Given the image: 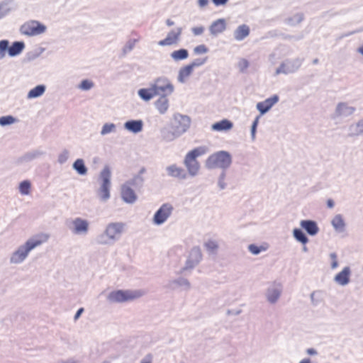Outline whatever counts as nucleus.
<instances>
[{
  "label": "nucleus",
  "mask_w": 363,
  "mask_h": 363,
  "mask_svg": "<svg viewBox=\"0 0 363 363\" xmlns=\"http://www.w3.org/2000/svg\"><path fill=\"white\" fill-rule=\"evenodd\" d=\"M250 32V30L247 25H240L234 30V38L238 41H241L249 35Z\"/></svg>",
  "instance_id": "bb28decb"
},
{
  "label": "nucleus",
  "mask_w": 363,
  "mask_h": 363,
  "mask_svg": "<svg viewBox=\"0 0 363 363\" xmlns=\"http://www.w3.org/2000/svg\"><path fill=\"white\" fill-rule=\"evenodd\" d=\"M182 32V28H177V31L173 30H171L168 33L167 37L164 39L158 42V45L160 46H167L177 43V42L179 40Z\"/></svg>",
  "instance_id": "a211bd4d"
},
{
  "label": "nucleus",
  "mask_w": 363,
  "mask_h": 363,
  "mask_svg": "<svg viewBox=\"0 0 363 363\" xmlns=\"http://www.w3.org/2000/svg\"><path fill=\"white\" fill-rule=\"evenodd\" d=\"M160 96V97L155 102V106L160 114H164L169 108V100L167 96Z\"/></svg>",
  "instance_id": "c756f323"
},
{
  "label": "nucleus",
  "mask_w": 363,
  "mask_h": 363,
  "mask_svg": "<svg viewBox=\"0 0 363 363\" xmlns=\"http://www.w3.org/2000/svg\"><path fill=\"white\" fill-rule=\"evenodd\" d=\"M161 137L162 139L166 142H171L179 138L180 135H177L175 129H168V128H162L161 130Z\"/></svg>",
  "instance_id": "2f4dec72"
},
{
  "label": "nucleus",
  "mask_w": 363,
  "mask_h": 363,
  "mask_svg": "<svg viewBox=\"0 0 363 363\" xmlns=\"http://www.w3.org/2000/svg\"><path fill=\"white\" fill-rule=\"evenodd\" d=\"M231 154L225 150L217 151L206 159L205 166L208 169H220L227 170L232 164Z\"/></svg>",
  "instance_id": "7ed1b4c3"
},
{
  "label": "nucleus",
  "mask_w": 363,
  "mask_h": 363,
  "mask_svg": "<svg viewBox=\"0 0 363 363\" xmlns=\"http://www.w3.org/2000/svg\"><path fill=\"white\" fill-rule=\"evenodd\" d=\"M121 197L127 203H133L137 200V195L135 191L125 183L121 186Z\"/></svg>",
  "instance_id": "aec40b11"
},
{
  "label": "nucleus",
  "mask_w": 363,
  "mask_h": 363,
  "mask_svg": "<svg viewBox=\"0 0 363 363\" xmlns=\"http://www.w3.org/2000/svg\"><path fill=\"white\" fill-rule=\"evenodd\" d=\"M233 127V123L227 119H223L219 122L215 123L212 125V128L214 130L223 131L228 130Z\"/></svg>",
  "instance_id": "c9c22d12"
},
{
  "label": "nucleus",
  "mask_w": 363,
  "mask_h": 363,
  "mask_svg": "<svg viewBox=\"0 0 363 363\" xmlns=\"http://www.w3.org/2000/svg\"><path fill=\"white\" fill-rule=\"evenodd\" d=\"M293 236L296 241L303 245H306L309 241L306 233L300 228H294L293 230Z\"/></svg>",
  "instance_id": "4c0bfd02"
},
{
  "label": "nucleus",
  "mask_w": 363,
  "mask_h": 363,
  "mask_svg": "<svg viewBox=\"0 0 363 363\" xmlns=\"http://www.w3.org/2000/svg\"><path fill=\"white\" fill-rule=\"evenodd\" d=\"M16 121H17V119L11 115L0 117V125L1 126L9 125H11V124L16 123Z\"/></svg>",
  "instance_id": "37998d69"
},
{
  "label": "nucleus",
  "mask_w": 363,
  "mask_h": 363,
  "mask_svg": "<svg viewBox=\"0 0 363 363\" xmlns=\"http://www.w3.org/2000/svg\"><path fill=\"white\" fill-rule=\"evenodd\" d=\"M191 32L194 35L199 36L203 33L205 28L203 26L191 28Z\"/></svg>",
  "instance_id": "bf43d9fd"
},
{
  "label": "nucleus",
  "mask_w": 363,
  "mask_h": 363,
  "mask_svg": "<svg viewBox=\"0 0 363 363\" xmlns=\"http://www.w3.org/2000/svg\"><path fill=\"white\" fill-rule=\"evenodd\" d=\"M9 40H0V60L5 57L7 50L9 49Z\"/></svg>",
  "instance_id": "49530a36"
},
{
  "label": "nucleus",
  "mask_w": 363,
  "mask_h": 363,
  "mask_svg": "<svg viewBox=\"0 0 363 363\" xmlns=\"http://www.w3.org/2000/svg\"><path fill=\"white\" fill-rule=\"evenodd\" d=\"M48 238L49 236L46 234L37 235L30 238L12 253L10 262L12 264L22 263L31 250L45 242Z\"/></svg>",
  "instance_id": "f257e3e1"
},
{
  "label": "nucleus",
  "mask_w": 363,
  "mask_h": 363,
  "mask_svg": "<svg viewBox=\"0 0 363 363\" xmlns=\"http://www.w3.org/2000/svg\"><path fill=\"white\" fill-rule=\"evenodd\" d=\"M189 257L193 259L195 262L199 263L202 259V254L199 247H194L189 253Z\"/></svg>",
  "instance_id": "ea45409f"
},
{
  "label": "nucleus",
  "mask_w": 363,
  "mask_h": 363,
  "mask_svg": "<svg viewBox=\"0 0 363 363\" xmlns=\"http://www.w3.org/2000/svg\"><path fill=\"white\" fill-rule=\"evenodd\" d=\"M216 6H224L229 0H211Z\"/></svg>",
  "instance_id": "e2e57ef3"
},
{
  "label": "nucleus",
  "mask_w": 363,
  "mask_h": 363,
  "mask_svg": "<svg viewBox=\"0 0 363 363\" xmlns=\"http://www.w3.org/2000/svg\"><path fill=\"white\" fill-rule=\"evenodd\" d=\"M198 264V262H195V261L193 259L189 257L186 262L184 267L182 269V271L191 269L194 268Z\"/></svg>",
  "instance_id": "6e6d98bb"
},
{
  "label": "nucleus",
  "mask_w": 363,
  "mask_h": 363,
  "mask_svg": "<svg viewBox=\"0 0 363 363\" xmlns=\"http://www.w3.org/2000/svg\"><path fill=\"white\" fill-rule=\"evenodd\" d=\"M171 285H177V286L182 287L184 290H189L191 288V284L189 280L184 277H179L178 279H174L170 282Z\"/></svg>",
  "instance_id": "58836bf2"
},
{
  "label": "nucleus",
  "mask_w": 363,
  "mask_h": 363,
  "mask_svg": "<svg viewBox=\"0 0 363 363\" xmlns=\"http://www.w3.org/2000/svg\"><path fill=\"white\" fill-rule=\"evenodd\" d=\"M138 94L145 101H149L154 96H157V93L155 91L151 84L149 88L140 89Z\"/></svg>",
  "instance_id": "cd10ccee"
},
{
  "label": "nucleus",
  "mask_w": 363,
  "mask_h": 363,
  "mask_svg": "<svg viewBox=\"0 0 363 363\" xmlns=\"http://www.w3.org/2000/svg\"><path fill=\"white\" fill-rule=\"evenodd\" d=\"M282 293V285L279 282H274L268 287L266 291V298L271 304L276 303Z\"/></svg>",
  "instance_id": "ddd939ff"
},
{
  "label": "nucleus",
  "mask_w": 363,
  "mask_h": 363,
  "mask_svg": "<svg viewBox=\"0 0 363 363\" xmlns=\"http://www.w3.org/2000/svg\"><path fill=\"white\" fill-rule=\"evenodd\" d=\"M249 251L255 255H259L264 248L261 246H257L255 244H251L248 246Z\"/></svg>",
  "instance_id": "864d4df0"
},
{
  "label": "nucleus",
  "mask_w": 363,
  "mask_h": 363,
  "mask_svg": "<svg viewBox=\"0 0 363 363\" xmlns=\"http://www.w3.org/2000/svg\"><path fill=\"white\" fill-rule=\"evenodd\" d=\"M191 119L188 116L177 113L174 116L172 128L175 129L177 135L181 136L189 129Z\"/></svg>",
  "instance_id": "f8f14e48"
},
{
  "label": "nucleus",
  "mask_w": 363,
  "mask_h": 363,
  "mask_svg": "<svg viewBox=\"0 0 363 363\" xmlns=\"http://www.w3.org/2000/svg\"><path fill=\"white\" fill-rule=\"evenodd\" d=\"M143 122L142 120H129L124 123V128L133 133H138L142 131Z\"/></svg>",
  "instance_id": "393cba45"
},
{
  "label": "nucleus",
  "mask_w": 363,
  "mask_h": 363,
  "mask_svg": "<svg viewBox=\"0 0 363 363\" xmlns=\"http://www.w3.org/2000/svg\"><path fill=\"white\" fill-rule=\"evenodd\" d=\"M330 258L331 259V268L333 269H336L338 267L337 255L335 252H331L330 254Z\"/></svg>",
  "instance_id": "052dcab7"
},
{
  "label": "nucleus",
  "mask_w": 363,
  "mask_h": 363,
  "mask_svg": "<svg viewBox=\"0 0 363 363\" xmlns=\"http://www.w3.org/2000/svg\"><path fill=\"white\" fill-rule=\"evenodd\" d=\"M306 353L309 355H315L318 354L316 350L314 348H308L306 350Z\"/></svg>",
  "instance_id": "774afa93"
},
{
  "label": "nucleus",
  "mask_w": 363,
  "mask_h": 363,
  "mask_svg": "<svg viewBox=\"0 0 363 363\" xmlns=\"http://www.w3.org/2000/svg\"><path fill=\"white\" fill-rule=\"evenodd\" d=\"M13 0H3L0 1V21L6 18L13 11L11 6Z\"/></svg>",
  "instance_id": "7c9ffc66"
},
{
  "label": "nucleus",
  "mask_w": 363,
  "mask_h": 363,
  "mask_svg": "<svg viewBox=\"0 0 363 363\" xmlns=\"http://www.w3.org/2000/svg\"><path fill=\"white\" fill-rule=\"evenodd\" d=\"M363 135V117L348 127V136L357 137Z\"/></svg>",
  "instance_id": "b1692460"
},
{
  "label": "nucleus",
  "mask_w": 363,
  "mask_h": 363,
  "mask_svg": "<svg viewBox=\"0 0 363 363\" xmlns=\"http://www.w3.org/2000/svg\"><path fill=\"white\" fill-rule=\"evenodd\" d=\"M303 62V58L296 57L294 59H286L283 61L275 71V74H289L296 72L301 67Z\"/></svg>",
  "instance_id": "6e6552de"
},
{
  "label": "nucleus",
  "mask_w": 363,
  "mask_h": 363,
  "mask_svg": "<svg viewBox=\"0 0 363 363\" xmlns=\"http://www.w3.org/2000/svg\"><path fill=\"white\" fill-rule=\"evenodd\" d=\"M69 156V152L67 149H65L59 154L58 158H57V162L60 164H62L67 161Z\"/></svg>",
  "instance_id": "3c124183"
},
{
  "label": "nucleus",
  "mask_w": 363,
  "mask_h": 363,
  "mask_svg": "<svg viewBox=\"0 0 363 363\" xmlns=\"http://www.w3.org/2000/svg\"><path fill=\"white\" fill-rule=\"evenodd\" d=\"M30 182L28 180H24L19 184V191L23 195H28L30 189Z\"/></svg>",
  "instance_id": "c03bdc74"
},
{
  "label": "nucleus",
  "mask_w": 363,
  "mask_h": 363,
  "mask_svg": "<svg viewBox=\"0 0 363 363\" xmlns=\"http://www.w3.org/2000/svg\"><path fill=\"white\" fill-rule=\"evenodd\" d=\"M204 245H205V247L206 248V250L211 253L216 252L218 248V245L217 242L213 240H208V242H206L205 243Z\"/></svg>",
  "instance_id": "8fccbe9b"
},
{
  "label": "nucleus",
  "mask_w": 363,
  "mask_h": 363,
  "mask_svg": "<svg viewBox=\"0 0 363 363\" xmlns=\"http://www.w3.org/2000/svg\"><path fill=\"white\" fill-rule=\"evenodd\" d=\"M331 225L335 232L340 233L345 230L346 224L341 214H337L334 216L331 220Z\"/></svg>",
  "instance_id": "a878e982"
},
{
  "label": "nucleus",
  "mask_w": 363,
  "mask_h": 363,
  "mask_svg": "<svg viewBox=\"0 0 363 363\" xmlns=\"http://www.w3.org/2000/svg\"><path fill=\"white\" fill-rule=\"evenodd\" d=\"M350 268L349 267H345L340 272L335 275L334 281L340 286H346L350 283Z\"/></svg>",
  "instance_id": "4be33fe9"
},
{
  "label": "nucleus",
  "mask_w": 363,
  "mask_h": 363,
  "mask_svg": "<svg viewBox=\"0 0 363 363\" xmlns=\"http://www.w3.org/2000/svg\"><path fill=\"white\" fill-rule=\"evenodd\" d=\"M300 226L311 236H315L319 232L317 223L313 220H302L300 222Z\"/></svg>",
  "instance_id": "412c9836"
},
{
  "label": "nucleus",
  "mask_w": 363,
  "mask_h": 363,
  "mask_svg": "<svg viewBox=\"0 0 363 363\" xmlns=\"http://www.w3.org/2000/svg\"><path fill=\"white\" fill-rule=\"evenodd\" d=\"M138 41V39L128 40L123 48V55H125L132 51Z\"/></svg>",
  "instance_id": "a18cd8bd"
},
{
  "label": "nucleus",
  "mask_w": 363,
  "mask_h": 363,
  "mask_svg": "<svg viewBox=\"0 0 363 363\" xmlns=\"http://www.w3.org/2000/svg\"><path fill=\"white\" fill-rule=\"evenodd\" d=\"M279 96L274 94L263 101L258 102L256 105V108L259 111L260 116L267 113L272 106L279 101Z\"/></svg>",
  "instance_id": "2eb2a0df"
},
{
  "label": "nucleus",
  "mask_w": 363,
  "mask_h": 363,
  "mask_svg": "<svg viewBox=\"0 0 363 363\" xmlns=\"http://www.w3.org/2000/svg\"><path fill=\"white\" fill-rule=\"evenodd\" d=\"M226 29V21L224 18H218L211 23L208 30L211 35L217 37Z\"/></svg>",
  "instance_id": "6ab92c4d"
},
{
  "label": "nucleus",
  "mask_w": 363,
  "mask_h": 363,
  "mask_svg": "<svg viewBox=\"0 0 363 363\" xmlns=\"http://www.w3.org/2000/svg\"><path fill=\"white\" fill-rule=\"evenodd\" d=\"M157 95H170L174 92V87L169 79L166 77H160L156 78L151 83Z\"/></svg>",
  "instance_id": "9d476101"
},
{
  "label": "nucleus",
  "mask_w": 363,
  "mask_h": 363,
  "mask_svg": "<svg viewBox=\"0 0 363 363\" xmlns=\"http://www.w3.org/2000/svg\"><path fill=\"white\" fill-rule=\"evenodd\" d=\"M58 363H78L74 358H69L66 360H60Z\"/></svg>",
  "instance_id": "69168bd1"
},
{
  "label": "nucleus",
  "mask_w": 363,
  "mask_h": 363,
  "mask_svg": "<svg viewBox=\"0 0 363 363\" xmlns=\"http://www.w3.org/2000/svg\"><path fill=\"white\" fill-rule=\"evenodd\" d=\"M83 311H84V308H79L77 310V313L74 315V320H77L80 317V315H82Z\"/></svg>",
  "instance_id": "338daca9"
},
{
  "label": "nucleus",
  "mask_w": 363,
  "mask_h": 363,
  "mask_svg": "<svg viewBox=\"0 0 363 363\" xmlns=\"http://www.w3.org/2000/svg\"><path fill=\"white\" fill-rule=\"evenodd\" d=\"M165 169L167 175L170 177L179 180H184L188 177L186 171L184 168L177 166L176 164L167 166Z\"/></svg>",
  "instance_id": "dca6fc26"
},
{
  "label": "nucleus",
  "mask_w": 363,
  "mask_h": 363,
  "mask_svg": "<svg viewBox=\"0 0 363 363\" xmlns=\"http://www.w3.org/2000/svg\"><path fill=\"white\" fill-rule=\"evenodd\" d=\"M208 49L205 45H199L194 48V52L195 54L200 55L208 52Z\"/></svg>",
  "instance_id": "13d9d810"
},
{
  "label": "nucleus",
  "mask_w": 363,
  "mask_h": 363,
  "mask_svg": "<svg viewBox=\"0 0 363 363\" xmlns=\"http://www.w3.org/2000/svg\"><path fill=\"white\" fill-rule=\"evenodd\" d=\"M45 155V152L42 150H33L25 153L21 158V162H28Z\"/></svg>",
  "instance_id": "c85d7f7f"
},
{
  "label": "nucleus",
  "mask_w": 363,
  "mask_h": 363,
  "mask_svg": "<svg viewBox=\"0 0 363 363\" xmlns=\"http://www.w3.org/2000/svg\"><path fill=\"white\" fill-rule=\"evenodd\" d=\"M319 293H320V291H313L310 295L311 303L314 306H318L320 303V298H315V295L317 294H319Z\"/></svg>",
  "instance_id": "680f3d73"
},
{
  "label": "nucleus",
  "mask_w": 363,
  "mask_h": 363,
  "mask_svg": "<svg viewBox=\"0 0 363 363\" xmlns=\"http://www.w3.org/2000/svg\"><path fill=\"white\" fill-rule=\"evenodd\" d=\"M26 45L23 41H14L10 45L7 50L8 55L11 57L18 56L25 49Z\"/></svg>",
  "instance_id": "5701e85b"
},
{
  "label": "nucleus",
  "mask_w": 363,
  "mask_h": 363,
  "mask_svg": "<svg viewBox=\"0 0 363 363\" xmlns=\"http://www.w3.org/2000/svg\"><path fill=\"white\" fill-rule=\"evenodd\" d=\"M94 84L89 79H83L78 85V88L83 91H88L93 88Z\"/></svg>",
  "instance_id": "09e8293b"
},
{
  "label": "nucleus",
  "mask_w": 363,
  "mask_h": 363,
  "mask_svg": "<svg viewBox=\"0 0 363 363\" xmlns=\"http://www.w3.org/2000/svg\"><path fill=\"white\" fill-rule=\"evenodd\" d=\"M193 68L189 64L179 70L177 79L180 83H184L186 79L192 74Z\"/></svg>",
  "instance_id": "473e14b6"
},
{
  "label": "nucleus",
  "mask_w": 363,
  "mask_h": 363,
  "mask_svg": "<svg viewBox=\"0 0 363 363\" xmlns=\"http://www.w3.org/2000/svg\"><path fill=\"white\" fill-rule=\"evenodd\" d=\"M145 172V167H142L137 174H135L132 179L126 181L125 183L129 186L133 187L135 190H140L145 182V178L143 177V174Z\"/></svg>",
  "instance_id": "f3484780"
},
{
  "label": "nucleus",
  "mask_w": 363,
  "mask_h": 363,
  "mask_svg": "<svg viewBox=\"0 0 363 363\" xmlns=\"http://www.w3.org/2000/svg\"><path fill=\"white\" fill-rule=\"evenodd\" d=\"M209 3L208 0H198L197 4L200 8H204Z\"/></svg>",
  "instance_id": "0e129e2a"
},
{
  "label": "nucleus",
  "mask_w": 363,
  "mask_h": 363,
  "mask_svg": "<svg viewBox=\"0 0 363 363\" xmlns=\"http://www.w3.org/2000/svg\"><path fill=\"white\" fill-rule=\"evenodd\" d=\"M173 211L174 207L171 203H163L155 213L153 223L157 225L163 224L170 217Z\"/></svg>",
  "instance_id": "9b49d317"
},
{
  "label": "nucleus",
  "mask_w": 363,
  "mask_h": 363,
  "mask_svg": "<svg viewBox=\"0 0 363 363\" xmlns=\"http://www.w3.org/2000/svg\"><path fill=\"white\" fill-rule=\"evenodd\" d=\"M46 86L44 84H39L35 86L34 88L31 89L28 94H27V99H36L40 96H41L45 91Z\"/></svg>",
  "instance_id": "72a5a7b5"
},
{
  "label": "nucleus",
  "mask_w": 363,
  "mask_h": 363,
  "mask_svg": "<svg viewBox=\"0 0 363 363\" xmlns=\"http://www.w3.org/2000/svg\"><path fill=\"white\" fill-rule=\"evenodd\" d=\"M355 111L356 108L354 106H350L347 102H338L331 115V118L334 121H339L352 116Z\"/></svg>",
  "instance_id": "1a4fd4ad"
},
{
  "label": "nucleus",
  "mask_w": 363,
  "mask_h": 363,
  "mask_svg": "<svg viewBox=\"0 0 363 363\" xmlns=\"http://www.w3.org/2000/svg\"><path fill=\"white\" fill-rule=\"evenodd\" d=\"M100 177L102 183L97 194L102 201H106L110 198L111 189V171L108 167L101 171Z\"/></svg>",
  "instance_id": "0eeeda50"
},
{
  "label": "nucleus",
  "mask_w": 363,
  "mask_h": 363,
  "mask_svg": "<svg viewBox=\"0 0 363 363\" xmlns=\"http://www.w3.org/2000/svg\"><path fill=\"white\" fill-rule=\"evenodd\" d=\"M142 296L140 291L116 290L109 293L107 299L111 303H124Z\"/></svg>",
  "instance_id": "423d86ee"
},
{
  "label": "nucleus",
  "mask_w": 363,
  "mask_h": 363,
  "mask_svg": "<svg viewBox=\"0 0 363 363\" xmlns=\"http://www.w3.org/2000/svg\"><path fill=\"white\" fill-rule=\"evenodd\" d=\"M206 152L204 147H199L189 151L185 156L184 160V164L187 169V174L194 177L199 173L200 164L196 160V158L203 155Z\"/></svg>",
  "instance_id": "20e7f679"
},
{
  "label": "nucleus",
  "mask_w": 363,
  "mask_h": 363,
  "mask_svg": "<svg viewBox=\"0 0 363 363\" xmlns=\"http://www.w3.org/2000/svg\"><path fill=\"white\" fill-rule=\"evenodd\" d=\"M170 56L175 62L184 60L188 58L189 51L186 49L181 48L179 50L173 51L170 54Z\"/></svg>",
  "instance_id": "e433bc0d"
},
{
  "label": "nucleus",
  "mask_w": 363,
  "mask_h": 363,
  "mask_svg": "<svg viewBox=\"0 0 363 363\" xmlns=\"http://www.w3.org/2000/svg\"><path fill=\"white\" fill-rule=\"evenodd\" d=\"M44 51V49L42 48L40 52H29L26 54V58L28 62L33 61L38 58L40 54Z\"/></svg>",
  "instance_id": "4d7b16f0"
},
{
  "label": "nucleus",
  "mask_w": 363,
  "mask_h": 363,
  "mask_svg": "<svg viewBox=\"0 0 363 363\" xmlns=\"http://www.w3.org/2000/svg\"><path fill=\"white\" fill-rule=\"evenodd\" d=\"M116 126L114 123H107L103 125L100 133L101 135H106L111 133L116 132Z\"/></svg>",
  "instance_id": "79ce46f5"
},
{
  "label": "nucleus",
  "mask_w": 363,
  "mask_h": 363,
  "mask_svg": "<svg viewBox=\"0 0 363 363\" xmlns=\"http://www.w3.org/2000/svg\"><path fill=\"white\" fill-rule=\"evenodd\" d=\"M72 232L75 235H85L89 230V222L82 218H75L72 222Z\"/></svg>",
  "instance_id": "4468645a"
},
{
  "label": "nucleus",
  "mask_w": 363,
  "mask_h": 363,
  "mask_svg": "<svg viewBox=\"0 0 363 363\" xmlns=\"http://www.w3.org/2000/svg\"><path fill=\"white\" fill-rule=\"evenodd\" d=\"M304 18L303 13H297L295 15H294L292 17L288 18L286 19V22L289 25L291 26H296L301 22L303 21Z\"/></svg>",
  "instance_id": "a19ab883"
},
{
  "label": "nucleus",
  "mask_w": 363,
  "mask_h": 363,
  "mask_svg": "<svg viewBox=\"0 0 363 363\" xmlns=\"http://www.w3.org/2000/svg\"><path fill=\"white\" fill-rule=\"evenodd\" d=\"M207 61V57L205 58H196L189 65L193 68V69L196 67H201Z\"/></svg>",
  "instance_id": "603ef678"
},
{
  "label": "nucleus",
  "mask_w": 363,
  "mask_h": 363,
  "mask_svg": "<svg viewBox=\"0 0 363 363\" xmlns=\"http://www.w3.org/2000/svg\"><path fill=\"white\" fill-rule=\"evenodd\" d=\"M249 62L246 59H241L238 63V67L241 72H244L249 67Z\"/></svg>",
  "instance_id": "5fc2aeb1"
},
{
  "label": "nucleus",
  "mask_w": 363,
  "mask_h": 363,
  "mask_svg": "<svg viewBox=\"0 0 363 363\" xmlns=\"http://www.w3.org/2000/svg\"><path fill=\"white\" fill-rule=\"evenodd\" d=\"M72 168L79 175L84 176L87 174L88 169L83 159H77L72 164Z\"/></svg>",
  "instance_id": "f704fd0d"
},
{
  "label": "nucleus",
  "mask_w": 363,
  "mask_h": 363,
  "mask_svg": "<svg viewBox=\"0 0 363 363\" xmlns=\"http://www.w3.org/2000/svg\"><path fill=\"white\" fill-rule=\"evenodd\" d=\"M46 30L47 26L37 20L26 21L19 28L20 33L28 37L40 35Z\"/></svg>",
  "instance_id": "39448f33"
},
{
  "label": "nucleus",
  "mask_w": 363,
  "mask_h": 363,
  "mask_svg": "<svg viewBox=\"0 0 363 363\" xmlns=\"http://www.w3.org/2000/svg\"><path fill=\"white\" fill-rule=\"evenodd\" d=\"M125 230V223L122 222H113L108 223L104 231L98 235L96 242L101 245H112L118 242Z\"/></svg>",
  "instance_id": "f03ea898"
},
{
  "label": "nucleus",
  "mask_w": 363,
  "mask_h": 363,
  "mask_svg": "<svg viewBox=\"0 0 363 363\" xmlns=\"http://www.w3.org/2000/svg\"><path fill=\"white\" fill-rule=\"evenodd\" d=\"M226 178V170H222L218 178V186L220 190L226 188L227 184L225 180Z\"/></svg>",
  "instance_id": "de8ad7c7"
}]
</instances>
